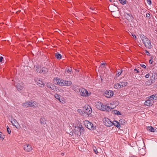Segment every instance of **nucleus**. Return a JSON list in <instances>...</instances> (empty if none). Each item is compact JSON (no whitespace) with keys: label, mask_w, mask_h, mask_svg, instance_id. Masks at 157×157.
<instances>
[{"label":"nucleus","mask_w":157,"mask_h":157,"mask_svg":"<svg viewBox=\"0 0 157 157\" xmlns=\"http://www.w3.org/2000/svg\"><path fill=\"white\" fill-rule=\"evenodd\" d=\"M0 133H2V132H0ZM1 135V134H0V136Z\"/></svg>","instance_id":"nucleus-59"},{"label":"nucleus","mask_w":157,"mask_h":157,"mask_svg":"<svg viewBox=\"0 0 157 157\" xmlns=\"http://www.w3.org/2000/svg\"><path fill=\"white\" fill-rule=\"evenodd\" d=\"M55 56L58 59H60L62 57L61 54H60L59 52H56L55 54Z\"/></svg>","instance_id":"nucleus-23"},{"label":"nucleus","mask_w":157,"mask_h":157,"mask_svg":"<svg viewBox=\"0 0 157 157\" xmlns=\"http://www.w3.org/2000/svg\"><path fill=\"white\" fill-rule=\"evenodd\" d=\"M57 84L60 86H70L72 84L71 81H66L63 79H60L58 78H55Z\"/></svg>","instance_id":"nucleus-1"},{"label":"nucleus","mask_w":157,"mask_h":157,"mask_svg":"<svg viewBox=\"0 0 157 157\" xmlns=\"http://www.w3.org/2000/svg\"><path fill=\"white\" fill-rule=\"evenodd\" d=\"M112 123L113 125L115 126L118 128H120L121 127L120 124L117 121L115 120L112 122Z\"/></svg>","instance_id":"nucleus-15"},{"label":"nucleus","mask_w":157,"mask_h":157,"mask_svg":"<svg viewBox=\"0 0 157 157\" xmlns=\"http://www.w3.org/2000/svg\"><path fill=\"white\" fill-rule=\"evenodd\" d=\"M105 65V63H102L100 66H103V67H104V66Z\"/></svg>","instance_id":"nucleus-50"},{"label":"nucleus","mask_w":157,"mask_h":157,"mask_svg":"<svg viewBox=\"0 0 157 157\" xmlns=\"http://www.w3.org/2000/svg\"><path fill=\"white\" fill-rule=\"evenodd\" d=\"M147 129L149 131L151 132H156V129L154 128L152 126H148L147 127Z\"/></svg>","instance_id":"nucleus-18"},{"label":"nucleus","mask_w":157,"mask_h":157,"mask_svg":"<svg viewBox=\"0 0 157 157\" xmlns=\"http://www.w3.org/2000/svg\"><path fill=\"white\" fill-rule=\"evenodd\" d=\"M75 134L79 136H80L82 133H83L84 130H80V128L77 126H75Z\"/></svg>","instance_id":"nucleus-10"},{"label":"nucleus","mask_w":157,"mask_h":157,"mask_svg":"<svg viewBox=\"0 0 157 157\" xmlns=\"http://www.w3.org/2000/svg\"><path fill=\"white\" fill-rule=\"evenodd\" d=\"M117 84V86H118L119 89H120L122 87H121V84L120 82H119V83Z\"/></svg>","instance_id":"nucleus-42"},{"label":"nucleus","mask_w":157,"mask_h":157,"mask_svg":"<svg viewBox=\"0 0 157 157\" xmlns=\"http://www.w3.org/2000/svg\"><path fill=\"white\" fill-rule=\"evenodd\" d=\"M55 98L57 99L59 101L62 103H64L65 102V101L63 100L62 99H61L60 98V96L61 97H62L61 96H60L59 94H55Z\"/></svg>","instance_id":"nucleus-12"},{"label":"nucleus","mask_w":157,"mask_h":157,"mask_svg":"<svg viewBox=\"0 0 157 157\" xmlns=\"http://www.w3.org/2000/svg\"><path fill=\"white\" fill-rule=\"evenodd\" d=\"M90 9H91V10H94V9H93V8H90Z\"/></svg>","instance_id":"nucleus-58"},{"label":"nucleus","mask_w":157,"mask_h":157,"mask_svg":"<svg viewBox=\"0 0 157 157\" xmlns=\"http://www.w3.org/2000/svg\"><path fill=\"white\" fill-rule=\"evenodd\" d=\"M34 102V101L32 100L28 101L29 107H35L36 106V104H35Z\"/></svg>","instance_id":"nucleus-19"},{"label":"nucleus","mask_w":157,"mask_h":157,"mask_svg":"<svg viewBox=\"0 0 157 157\" xmlns=\"http://www.w3.org/2000/svg\"><path fill=\"white\" fill-rule=\"evenodd\" d=\"M140 36L141 38V40L143 43L144 42V41H145V40H146V39H148V38L146 37L145 36H144V35H140Z\"/></svg>","instance_id":"nucleus-26"},{"label":"nucleus","mask_w":157,"mask_h":157,"mask_svg":"<svg viewBox=\"0 0 157 157\" xmlns=\"http://www.w3.org/2000/svg\"><path fill=\"white\" fill-rule=\"evenodd\" d=\"M119 122L122 124L124 125L125 123V121L123 119H120L119 121Z\"/></svg>","instance_id":"nucleus-32"},{"label":"nucleus","mask_w":157,"mask_h":157,"mask_svg":"<svg viewBox=\"0 0 157 157\" xmlns=\"http://www.w3.org/2000/svg\"><path fill=\"white\" fill-rule=\"evenodd\" d=\"M132 36L133 37V38L134 39H136V36L135 35V34H132Z\"/></svg>","instance_id":"nucleus-47"},{"label":"nucleus","mask_w":157,"mask_h":157,"mask_svg":"<svg viewBox=\"0 0 157 157\" xmlns=\"http://www.w3.org/2000/svg\"><path fill=\"white\" fill-rule=\"evenodd\" d=\"M143 43L147 48L151 49L152 46L151 41L148 38Z\"/></svg>","instance_id":"nucleus-7"},{"label":"nucleus","mask_w":157,"mask_h":157,"mask_svg":"<svg viewBox=\"0 0 157 157\" xmlns=\"http://www.w3.org/2000/svg\"><path fill=\"white\" fill-rule=\"evenodd\" d=\"M146 17L148 20L151 18L150 15L148 13H146Z\"/></svg>","instance_id":"nucleus-37"},{"label":"nucleus","mask_w":157,"mask_h":157,"mask_svg":"<svg viewBox=\"0 0 157 157\" xmlns=\"http://www.w3.org/2000/svg\"><path fill=\"white\" fill-rule=\"evenodd\" d=\"M134 71L135 72V71H136V73H138L139 72V71L136 69L135 68L134 69Z\"/></svg>","instance_id":"nucleus-51"},{"label":"nucleus","mask_w":157,"mask_h":157,"mask_svg":"<svg viewBox=\"0 0 157 157\" xmlns=\"http://www.w3.org/2000/svg\"><path fill=\"white\" fill-rule=\"evenodd\" d=\"M77 111L78 112L80 113V114H82V113H83V112L81 109H78L77 110Z\"/></svg>","instance_id":"nucleus-43"},{"label":"nucleus","mask_w":157,"mask_h":157,"mask_svg":"<svg viewBox=\"0 0 157 157\" xmlns=\"http://www.w3.org/2000/svg\"><path fill=\"white\" fill-rule=\"evenodd\" d=\"M105 96L108 98L111 97L114 94V92L112 90H107L104 93Z\"/></svg>","instance_id":"nucleus-9"},{"label":"nucleus","mask_w":157,"mask_h":157,"mask_svg":"<svg viewBox=\"0 0 157 157\" xmlns=\"http://www.w3.org/2000/svg\"><path fill=\"white\" fill-rule=\"evenodd\" d=\"M4 136H0V139L3 140L4 139Z\"/></svg>","instance_id":"nucleus-53"},{"label":"nucleus","mask_w":157,"mask_h":157,"mask_svg":"<svg viewBox=\"0 0 157 157\" xmlns=\"http://www.w3.org/2000/svg\"><path fill=\"white\" fill-rule=\"evenodd\" d=\"M122 72V70L121 71L120 69H118L117 72L116 74L117 76L118 77L120 75H121Z\"/></svg>","instance_id":"nucleus-30"},{"label":"nucleus","mask_w":157,"mask_h":157,"mask_svg":"<svg viewBox=\"0 0 157 157\" xmlns=\"http://www.w3.org/2000/svg\"><path fill=\"white\" fill-rule=\"evenodd\" d=\"M101 108L100 110L104 111H109V110H106L107 109L106 108V105H105L103 104L102 103L101 104Z\"/></svg>","instance_id":"nucleus-21"},{"label":"nucleus","mask_w":157,"mask_h":157,"mask_svg":"<svg viewBox=\"0 0 157 157\" xmlns=\"http://www.w3.org/2000/svg\"><path fill=\"white\" fill-rule=\"evenodd\" d=\"M140 66H141V67H143L144 68L146 69V66L144 64L142 63L140 64Z\"/></svg>","instance_id":"nucleus-44"},{"label":"nucleus","mask_w":157,"mask_h":157,"mask_svg":"<svg viewBox=\"0 0 157 157\" xmlns=\"http://www.w3.org/2000/svg\"><path fill=\"white\" fill-rule=\"evenodd\" d=\"M101 104L102 103L101 102H98V103L96 105L97 108L100 110L101 105Z\"/></svg>","instance_id":"nucleus-31"},{"label":"nucleus","mask_w":157,"mask_h":157,"mask_svg":"<svg viewBox=\"0 0 157 157\" xmlns=\"http://www.w3.org/2000/svg\"><path fill=\"white\" fill-rule=\"evenodd\" d=\"M150 58V59H151V60H152V59H153L152 57V56Z\"/></svg>","instance_id":"nucleus-57"},{"label":"nucleus","mask_w":157,"mask_h":157,"mask_svg":"<svg viewBox=\"0 0 157 157\" xmlns=\"http://www.w3.org/2000/svg\"><path fill=\"white\" fill-rule=\"evenodd\" d=\"M139 147L140 148V150L142 149V150H144V149L143 148H141V147Z\"/></svg>","instance_id":"nucleus-56"},{"label":"nucleus","mask_w":157,"mask_h":157,"mask_svg":"<svg viewBox=\"0 0 157 157\" xmlns=\"http://www.w3.org/2000/svg\"><path fill=\"white\" fill-rule=\"evenodd\" d=\"M153 83V82H152V81L148 80L146 82L145 84L146 85L149 86L152 84V83Z\"/></svg>","instance_id":"nucleus-29"},{"label":"nucleus","mask_w":157,"mask_h":157,"mask_svg":"<svg viewBox=\"0 0 157 157\" xmlns=\"http://www.w3.org/2000/svg\"><path fill=\"white\" fill-rule=\"evenodd\" d=\"M114 87L115 89H119L118 86H117V84L114 85Z\"/></svg>","instance_id":"nucleus-46"},{"label":"nucleus","mask_w":157,"mask_h":157,"mask_svg":"<svg viewBox=\"0 0 157 157\" xmlns=\"http://www.w3.org/2000/svg\"><path fill=\"white\" fill-rule=\"evenodd\" d=\"M106 108L107 109L106 110H109V111H110L111 110L114 108V107H110L109 105L106 106Z\"/></svg>","instance_id":"nucleus-34"},{"label":"nucleus","mask_w":157,"mask_h":157,"mask_svg":"<svg viewBox=\"0 0 157 157\" xmlns=\"http://www.w3.org/2000/svg\"><path fill=\"white\" fill-rule=\"evenodd\" d=\"M101 81H102V78H101Z\"/></svg>","instance_id":"nucleus-61"},{"label":"nucleus","mask_w":157,"mask_h":157,"mask_svg":"<svg viewBox=\"0 0 157 157\" xmlns=\"http://www.w3.org/2000/svg\"><path fill=\"white\" fill-rule=\"evenodd\" d=\"M52 83L50 82H48L46 83V86L47 87L49 88L50 89L51 88V86H52Z\"/></svg>","instance_id":"nucleus-36"},{"label":"nucleus","mask_w":157,"mask_h":157,"mask_svg":"<svg viewBox=\"0 0 157 157\" xmlns=\"http://www.w3.org/2000/svg\"><path fill=\"white\" fill-rule=\"evenodd\" d=\"M34 68L35 70L37 71V73H43L45 74L48 71V69L46 67H44L42 68H40L38 67L37 66H34Z\"/></svg>","instance_id":"nucleus-4"},{"label":"nucleus","mask_w":157,"mask_h":157,"mask_svg":"<svg viewBox=\"0 0 157 157\" xmlns=\"http://www.w3.org/2000/svg\"><path fill=\"white\" fill-rule=\"evenodd\" d=\"M24 87V84L23 83L21 82L18 83L17 85V88L19 91L22 90Z\"/></svg>","instance_id":"nucleus-13"},{"label":"nucleus","mask_w":157,"mask_h":157,"mask_svg":"<svg viewBox=\"0 0 157 157\" xmlns=\"http://www.w3.org/2000/svg\"><path fill=\"white\" fill-rule=\"evenodd\" d=\"M71 69H70L68 68H67L66 69V71L67 72L69 73L70 74L71 71Z\"/></svg>","instance_id":"nucleus-38"},{"label":"nucleus","mask_w":157,"mask_h":157,"mask_svg":"<svg viewBox=\"0 0 157 157\" xmlns=\"http://www.w3.org/2000/svg\"><path fill=\"white\" fill-rule=\"evenodd\" d=\"M120 83L121 84V86L122 87L126 86L128 84V82H120Z\"/></svg>","instance_id":"nucleus-27"},{"label":"nucleus","mask_w":157,"mask_h":157,"mask_svg":"<svg viewBox=\"0 0 157 157\" xmlns=\"http://www.w3.org/2000/svg\"><path fill=\"white\" fill-rule=\"evenodd\" d=\"M124 15L125 17L129 21H133L134 17L130 13H124Z\"/></svg>","instance_id":"nucleus-8"},{"label":"nucleus","mask_w":157,"mask_h":157,"mask_svg":"<svg viewBox=\"0 0 157 157\" xmlns=\"http://www.w3.org/2000/svg\"><path fill=\"white\" fill-rule=\"evenodd\" d=\"M50 89L54 91H57L58 90L57 87L53 84L51 86Z\"/></svg>","instance_id":"nucleus-24"},{"label":"nucleus","mask_w":157,"mask_h":157,"mask_svg":"<svg viewBox=\"0 0 157 157\" xmlns=\"http://www.w3.org/2000/svg\"><path fill=\"white\" fill-rule=\"evenodd\" d=\"M112 113L113 114L117 115H121V112L117 110H113L112 111Z\"/></svg>","instance_id":"nucleus-25"},{"label":"nucleus","mask_w":157,"mask_h":157,"mask_svg":"<svg viewBox=\"0 0 157 157\" xmlns=\"http://www.w3.org/2000/svg\"><path fill=\"white\" fill-rule=\"evenodd\" d=\"M92 111V109L90 106L88 105H85L84 107V112L87 115L90 114Z\"/></svg>","instance_id":"nucleus-5"},{"label":"nucleus","mask_w":157,"mask_h":157,"mask_svg":"<svg viewBox=\"0 0 157 157\" xmlns=\"http://www.w3.org/2000/svg\"><path fill=\"white\" fill-rule=\"evenodd\" d=\"M149 63L151 64H152V63H153V61L152 60H151V59H150L149 60Z\"/></svg>","instance_id":"nucleus-52"},{"label":"nucleus","mask_w":157,"mask_h":157,"mask_svg":"<svg viewBox=\"0 0 157 157\" xmlns=\"http://www.w3.org/2000/svg\"><path fill=\"white\" fill-rule=\"evenodd\" d=\"M104 124L107 127H111L113 125L112 122L107 118H104L103 119Z\"/></svg>","instance_id":"nucleus-6"},{"label":"nucleus","mask_w":157,"mask_h":157,"mask_svg":"<svg viewBox=\"0 0 157 157\" xmlns=\"http://www.w3.org/2000/svg\"><path fill=\"white\" fill-rule=\"evenodd\" d=\"M147 3L149 5H151V0H147Z\"/></svg>","instance_id":"nucleus-45"},{"label":"nucleus","mask_w":157,"mask_h":157,"mask_svg":"<svg viewBox=\"0 0 157 157\" xmlns=\"http://www.w3.org/2000/svg\"><path fill=\"white\" fill-rule=\"evenodd\" d=\"M141 143L142 144H144V142H141Z\"/></svg>","instance_id":"nucleus-60"},{"label":"nucleus","mask_w":157,"mask_h":157,"mask_svg":"<svg viewBox=\"0 0 157 157\" xmlns=\"http://www.w3.org/2000/svg\"><path fill=\"white\" fill-rule=\"evenodd\" d=\"M37 84L41 87H43L45 85L43 82L40 79L38 80V81L37 82Z\"/></svg>","instance_id":"nucleus-16"},{"label":"nucleus","mask_w":157,"mask_h":157,"mask_svg":"<svg viewBox=\"0 0 157 157\" xmlns=\"http://www.w3.org/2000/svg\"><path fill=\"white\" fill-rule=\"evenodd\" d=\"M40 120L41 124L43 125H45L46 123V121L44 117H42L40 118Z\"/></svg>","instance_id":"nucleus-22"},{"label":"nucleus","mask_w":157,"mask_h":157,"mask_svg":"<svg viewBox=\"0 0 157 157\" xmlns=\"http://www.w3.org/2000/svg\"><path fill=\"white\" fill-rule=\"evenodd\" d=\"M120 2V3L123 4L124 5L126 3V0H119Z\"/></svg>","instance_id":"nucleus-35"},{"label":"nucleus","mask_w":157,"mask_h":157,"mask_svg":"<svg viewBox=\"0 0 157 157\" xmlns=\"http://www.w3.org/2000/svg\"><path fill=\"white\" fill-rule=\"evenodd\" d=\"M151 101H152V100H150V99H149V98L148 100H147L144 103V105L147 106H150L152 105L153 104L152 103H151Z\"/></svg>","instance_id":"nucleus-17"},{"label":"nucleus","mask_w":157,"mask_h":157,"mask_svg":"<svg viewBox=\"0 0 157 157\" xmlns=\"http://www.w3.org/2000/svg\"><path fill=\"white\" fill-rule=\"evenodd\" d=\"M79 92L81 96L83 97H88L91 94L90 93H89L86 89L83 88H80Z\"/></svg>","instance_id":"nucleus-3"},{"label":"nucleus","mask_w":157,"mask_h":157,"mask_svg":"<svg viewBox=\"0 0 157 157\" xmlns=\"http://www.w3.org/2000/svg\"><path fill=\"white\" fill-rule=\"evenodd\" d=\"M24 149L25 151L27 152H29L32 150V148L31 145L28 144L25 145Z\"/></svg>","instance_id":"nucleus-11"},{"label":"nucleus","mask_w":157,"mask_h":157,"mask_svg":"<svg viewBox=\"0 0 157 157\" xmlns=\"http://www.w3.org/2000/svg\"><path fill=\"white\" fill-rule=\"evenodd\" d=\"M93 150H94V152L96 154H97L98 153V152L97 150L95 147L94 148Z\"/></svg>","instance_id":"nucleus-40"},{"label":"nucleus","mask_w":157,"mask_h":157,"mask_svg":"<svg viewBox=\"0 0 157 157\" xmlns=\"http://www.w3.org/2000/svg\"><path fill=\"white\" fill-rule=\"evenodd\" d=\"M145 52L146 53L147 55L150 56V53L147 50H145Z\"/></svg>","instance_id":"nucleus-41"},{"label":"nucleus","mask_w":157,"mask_h":157,"mask_svg":"<svg viewBox=\"0 0 157 157\" xmlns=\"http://www.w3.org/2000/svg\"><path fill=\"white\" fill-rule=\"evenodd\" d=\"M3 59V57L0 56V62H2Z\"/></svg>","instance_id":"nucleus-49"},{"label":"nucleus","mask_w":157,"mask_h":157,"mask_svg":"<svg viewBox=\"0 0 157 157\" xmlns=\"http://www.w3.org/2000/svg\"><path fill=\"white\" fill-rule=\"evenodd\" d=\"M62 155H63V154H64V153H62Z\"/></svg>","instance_id":"nucleus-62"},{"label":"nucleus","mask_w":157,"mask_h":157,"mask_svg":"<svg viewBox=\"0 0 157 157\" xmlns=\"http://www.w3.org/2000/svg\"><path fill=\"white\" fill-rule=\"evenodd\" d=\"M84 124L86 128L91 130H94L96 128V126L93 125V124L88 121L85 120L84 121Z\"/></svg>","instance_id":"nucleus-2"},{"label":"nucleus","mask_w":157,"mask_h":157,"mask_svg":"<svg viewBox=\"0 0 157 157\" xmlns=\"http://www.w3.org/2000/svg\"><path fill=\"white\" fill-rule=\"evenodd\" d=\"M150 75L149 74H147L145 76V77L146 78H148L149 76H150Z\"/></svg>","instance_id":"nucleus-48"},{"label":"nucleus","mask_w":157,"mask_h":157,"mask_svg":"<svg viewBox=\"0 0 157 157\" xmlns=\"http://www.w3.org/2000/svg\"><path fill=\"white\" fill-rule=\"evenodd\" d=\"M152 78H153V77H151V79L150 80V81H152V82H153V79Z\"/></svg>","instance_id":"nucleus-55"},{"label":"nucleus","mask_w":157,"mask_h":157,"mask_svg":"<svg viewBox=\"0 0 157 157\" xmlns=\"http://www.w3.org/2000/svg\"><path fill=\"white\" fill-rule=\"evenodd\" d=\"M149 99L152 100V101L153 99H157V94H154L153 95L151 96L149 98Z\"/></svg>","instance_id":"nucleus-20"},{"label":"nucleus","mask_w":157,"mask_h":157,"mask_svg":"<svg viewBox=\"0 0 157 157\" xmlns=\"http://www.w3.org/2000/svg\"><path fill=\"white\" fill-rule=\"evenodd\" d=\"M28 101L23 103L22 104V106L24 107H29Z\"/></svg>","instance_id":"nucleus-28"},{"label":"nucleus","mask_w":157,"mask_h":157,"mask_svg":"<svg viewBox=\"0 0 157 157\" xmlns=\"http://www.w3.org/2000/svg\"><path fill=\"white\" fill-rule=\"evenodd\" d=\"M7 131L9 134H10L11 133V130L10 128L8 127V126H7Z\"/></svg>","instance_id":"nucleus-39"},{"label":"nucleus","mask_w":157,"mask_h":157,"mask_svg":"<svg viewBox=\"0 0 157 157\" xmlns=\"http://www.w3.org/2000/svg\"><path fill=\"white\" fill-rule=\"evenodd\" d=\"M11 123L14 126H15L17 128L19 126L17 120L15 119H13L11 121Z\"/></svg>","instance_id":"nucleus-14"},{"label":"nucleus","mask_w":157,"mask_h":157,"mask_svg":"<svg viewBox=\"0 0 157 157\" xmlns=\"http://www.w3.org/2000/svg\"><path fill=\"white\" fill-rule=\"evenodd\" d=\"M62 155H63V154H64V153H62Z\"/></svg>","instance_id":"nucleus-63"},{"label":"nucleus","mask_w":157,"mask_h":157,"mask_svg":"<svg viewBox=\"0 0 157 157\" xmlns=\"http://www.w3.org/2000/svg\"><path fill=\"white\" fill-rule=\"evenodd\" d=\"M110 2H113V4H114V5L115 4V3H114V2H115V1H114V0H109Z\"/></svg>","instance_id":"nucleus-54"},{"label":"nucleus","mask_w":157,"mask_h":157,"mask_svg":"<svg viewBox=\"0 0 157 157\" xmlns=\"http://www.w3.org/2000/svg\"><path fill=\"white\" fill-rule=\"evenodd\" d=\"M77 126L78 127V128H80V130H84L83 127H82V125L80 124H78L77 125Z\"/></svg>","instance_id":"nucleus-33"}]
</instances>
